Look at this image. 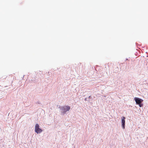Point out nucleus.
Returning a JSON list of instances; mask_svg holds the SVG:
<instances>
[{
  "mask_svg": "<svg viewBox=\"0 0 148 148\" xmlns=\"http://www.w3.org/2000/svg\"><path fill=\"white\" fill-rule=\"evenodd\" d=\"M138 105H139V106H140V107H142V105L141 104H140H140H138Z\"/></svg>",
  "mask_w": 148,
  "mask_h": 148,
  "instance_id": "39448f33",
  "label": "nucleus"
},
{
  "mask_svg": "<svg viewBox=\"0 0 148 148\" xmlns=\"http://www.w3.org/2000/svg\"><path fill=\"white\" fill-rule=\"evenodd\" d=\"M61 109L62 111V112L65 114L66 112L69 110L70 109V107L68 106H65L62 107Z\"/></svg>",
  "mask_w": 148,
  "mask_h": 148,
  "instance_id": "f03ea898",
  "label": "nucleus"
},
{
  "mask_svg": "<svg viewBox=\"0 0 148 148\" xmlns=\"http://www.w3.org/2000/svg\"><path fill=\"white\" fill-rule=\"evenodd\" d=\"M125 117H123L121 119V122H122V127L123 129H124L125 128Z\"/></svg>",
  "mask_w": 148,
  "mask_h": 148,
  "instance_id": "20e7f679",
  "label": "nucleus"
},
{
  "mask_svg": "<svg viewBox=\"0 0 148 148\" xmlns=\"http://www.w3.org/2000/svg\"><path fill=\"white\" fill-rule=\"evenodd\" d=\"M134 100L137 104H139L143 101V100L137 97H135Z\"/></svg>",
  "mask_w": 148,
  "mask_h": 148,
  "instance_id": "7ed1b4c3",
  "label": "nucleus"
},
{
  "mask_svg": "<svg viewBox=\"0 0 148 148\" xmlns=\"http://www.w3.org/2000/svg\"><path fill=\"white\" fill-rule=\"evenodd\" d=\"M39 125L38 124H36L35 126V132L37 134L41 132L42 130L39 128Z\"/></svg>",
  "mask_w": 148,
  "mask_h": 148,
  "instance_id": "f257e3e1",
  "label": "nucleus"
}]
</instances>
